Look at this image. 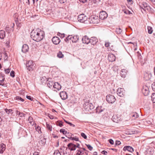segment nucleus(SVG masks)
Wrapping results in <instances>:
<instances>
[{
  "label": "nucleus",
  "instance_id": "obj_1",
  "mask_svg": "<svg viewBox=\"0 0 155 155\" xmlns=\"http://www.w3.org/2000/svg\"><path fill=\"white\" fill-rule=\"evenodd\" d=\"M44 32L41 30H33L31 33V38L35 41L38 42L43 39L44 36Z\"/></svg>",
  "mask_w": 155,
  "mask_h": 155
},
{
  "label": "nucleus",
  "instance_id": "obj_2",
  "mask_svg": "<svg viewBox=\"0 0 155 155\" xmlns=\"http://www.w3.org/2000/svg\"><path fill=\"white\" fill-rule=\"evenodd\" d=\"M139 6L144 11H147L150 12H153V9L146 2H143L140 3Z\"/></svg>",
  "mask_w": 155,
  "mask_h": 155
},
{
  "label": "nucleus",
  "instance_id": "obj_3",
  "mask_svg": "<svg viewBox=\"0 0 155 155\" xmlns=\"http://www.w3.org/2000/svg\"><path fill=\"white\" fill-rule=\"evenodd\" d=\"M84 102L83 106L84 109L87 111H89L90 110H92L94 109V106L91 103H89V100L85 101Z\"/></svg>",
  "mask_w": 155,
  "mask_h": 155
},
{
  "label": "nucleus",
  "instance_id": "obj_4",
  "mask_svg": "<svg viewBox=\"0 0 155 155\" xmlns=\"http://www.w3.org/2000/svg\"><path fill=\"white\" fill-rule=\"evenodd\" d=\"M74 141H73V143H68L67 145L68 148L70 151H74L75 150L76 148H80V144L78 143H77L75 144Z\"/></svg>",
  "mask_w": 155,
  "mask_h": 155
},
{
  "label": "nucleus",
  "instance_id": "obj_5",
  "mask_svg": "<svg viewBox=\"0 0 155 155\" xmlns=\"http://www.w3.org/2000/svg\"><path fill=\"white\" fill-rule=\"evenodd\" d=\"M88 21L91 24H97L99 23V19L97 16L92 15L89 17Z\"/></svg>",
  "mask_w": 155,
  "mask_h": 155
},
{
  "label": "nucleus",
  "instance_id": "obj_6",
  "mask_svg": "<svg viewBox=\"0 0 155 155\" xmlns=\"http://www.w3.org/2000/svg\"><path fill=\"white\" fill-rule=\"evenodd\" d=\"M27 69L29 71H32L34 69V63L32 61H27L26 64Z\"/></svg>",
  "mask_w": 155,
  "mask_h": 155
},
{
  "label": "nucleus",
  "instance_id": "obj_7",
  "mask_svg": "<svg viewBox=\"0 0 155 155\" xmlns=\"http://www.w3.org/2000/svg\"><path fill=\"white\" fill-rule=\"evenodd\" d=\"M106 100L109 103H113L116 100L114 95L111 94L107 95L106 97Z\"/></svg>",
  "mask_w": 155,
  "mask_h": 155
},
{
  "label": "nucleus",
  "instance_id": "obj_8",
  "mask_svg": "<svg viewBox=\"0 0 155 155\" xmlns=\"http://www.w3.org/2000/svg\"><path fill=\"white\" fill-rule=\"evenodd\" d=\"M87 17L84 14H82L79 15L78 19L81 22L83 23L87 19Z\"/></svg>",
  "mask_w": 155,
  "mask_h": 155
},
{
  "label": "nucleus",
  "instance_id": "obj_9",
  "mask_svg": "<svg viewBox=\"0 0 155 155\" xmlns=\"http://www.w3.org/2000/svg\"><path fill=\"white\" fill-rule=\"evenodd\" d=\"M112 119L114 122L118 123L120 121L121 117L119 115L114 114L113 116Z\"/></svg>",
  "mask_w": 155,
  "mask_h": 155
},
{
  "label": "nucleus",
  "instance_id": "obj_10",
  "mask_svg": "<svg viewBox=\"0 0 155 155\" xmlns=\"http://www.w3.org/2000/svg\"><path fill=\"white\" fill-rule=\"evenodd\" d=\"M117 92V94L121 97H124L125 94L124 90L121 88H118Z\"/></svg>",
  "mask_w": 155,
  "mask_h": 155
},
{
  "label": "nucleus",
  "instance_id": "obj_11",
  "mask_svg": "<svg viewBox=\"0 0 155 155\" xmlns=\"http://www.w3.org/2000/svg\"><path fill=\"white\" fill-rule=\"evenodd\" d=\"M59 95L61 99L63 100H65L68 98V94L65 91H62L61 92Z\"/></svg>",
  "mask_w": 155,
  "mask_h": 155
},
{
  "label": "nucleus",
  "instance_id": "obj_12",
  "mask_svg": "<svg viewBox=\"0 0 155 155\" xmlns=\"http://www.w3.org/2000/svg\"><path fill=\"white\" fill-rule=\"evenodd\" d=\"M142 92L144 96L148 95L149 93L148 87L146 86H143L142 89Z\"/></svg>",
  "mask_w": 155,
  "mask_h": 155
},
{
  "label": "nucleus",
  "instance_id": "obj_13",
  "mask_svg": "<svg viewBox=\"0 0 155 155\" xmlns=\"http://www.w3.org/2000/svg\"><path fill=\"white\" fill-rule=\"evenodd\" d=\"M107 17V14L105 11H102L100 13L99 17L102 20H104Z\"/></svg>",
  "mask_w": 155,
  "mask_h": 155
},
{
  "label": "nucleus",
  "instance_id": "obj_14",
  "mask_svg": "<svg viewBox=\"0 0 155 155\" xmlns=\"http://www.w3.org/2000/svg\"><path fill=\"white\" fill-rule=\"evenodd\" d=\"M53 43L55 45L58 44L61 41L60 38L58 37L54 36L52 39Z\"/></svg>",
  "mask_w": 155,
  "mask_h": 155
},
{
  "label": "nucleus",
  "instance_id": "obj_15",
  "mask_svg": "<svg viewBox=\"0 0 155 155\" xmlns=\"http://www.w3.org/2000/svg\"><path fill=\"white\" fill-rule=\"evenodd\" d=\"M97 42L98 40L96 37H92L90 39L89 43L93 45H95Z\"/></svg>",
  "mask_w": 155,
  "mask_h": 155
},
{
  "label": "nucleus",
  "instance_id": "obj_16",
  "mask_svg": "<svg viewBox=\"0 0 155 155\" xmlns=\"http://www.w3.org/2000/svg\"><path fill=\"white\" fill-rule=\"evenodd\" d=\"M152 77V74L150 72H146L144 74V78L147 81L150 80Z\"/></svg>",
  "mask_w": 155,
  "mask_h": 155
},
{
  "label": "nucleus",
  "instance_id": "obj_17",
  "mask_svg": "<svg viewBox=\"0 0 155 155\" xmlns=\"http://www.w3.org/2000/svg\"><path fill=\"white\" fill-rule=\"evenodd\" d=\"M82 41L83 43L88 44L89 43L90 39L86 35L82 37Z\"/></svg>",
  "mask_w": 155,
  "mask_h": 155
},
{
  "label": "nucleus",
  "instance_id": "obj_18",
  "mask_svg": "<svg viewBox=\"0 0 155 155\" xmlns=\"http://www.w3.org/2000/svg\"><path fill=\"white\" fill-rule=\"evenodd\" d=\"M108 59L109 61L111 62L115 61L116 59L115 56L113 54H110L108 55Z\"/></svg>",
  "mask_w": 155,
  "mask_h": 155
},
{
  "label": "nucleus",
  "instance_id": "obj_19",
  "mask_svg": "<svg viewBox=\"0 0 155 155\" xmlns=\"http://www.w3.org/2000/svg\"><path fill=\"white\" fill-rule=\"evenodd\" d=\"M123 150L124 151H125L127 150L131 153L133 152L134 151L133 148L129 146H125L124 147Z\"/></svg>",
  "mask_w": 155,
  "mask_h": 155
},
{
  "label": "nucleus",
  "instance_id": "obj_20",
  "mask_svg": "<svg viewBox=\"0 0 155 155\" xmlns=\"http://www.w3.org/2000/svg\"><path fill=\"white\" fill-rule=\"evenodd\" d=\"M28 50L29 47L28 45L26 44L23 45L22 48V51L24 53H25L27 52Z\"/></svg>",
  "mask_w": 155,
  "mask_h": 155
},
{
  "label": "nucleus",
  "instance_id": "obj_21",
  "mask_svg": "<svg viewBox=\"0 0 155 155\" xmlns=\"http://www.w3.org/2000/svg\"><path fill=\"white\" fill-rule=\"evenodd\" d=\"M40 140L39 141V143L41 146H43L45 145L46 140V139L44 137H41L40 138Z\"/></svg>",
  "mask_w": 155,
  "mask_h": 155
},
{
  "label": "nucleus",
  "instance_id": "obj_22",
  "mask_svg": "<svg viewBox=\"0 0 155 155\" xmlns=\"http://www.w3.org/2000/svg\"><path fill=\"white\" fill-rule=\"evenodd\" d=\"M71 35V41L73 43L77 42L79 40V36L78 35Z\"/></svg>",
  "mask_w": 155,
  "mask_h": 155
},
{
  "label": "nucleus",
  "instance_id": "obj_23",
  "mask_svg": "<svg viewBox=\"0 0 155 155\" xmlns=\"http://www.w3.org/2000/svg\"><path fill=\"white\" fill-rule=\"evenodd\" d=\"M5 145L3 143H2L0 145V153H2L6 149Z\"/></svg>",
  "mask_w": 155,
  "mask_h": 155
},
{
  "label": "nucleus",
  "instance_id": "obj_24",
  "mask_svg": "<svg viewBox=\"0 0 155 155\" xmlns=\"http://www.w3.org/2000/svg\"><path fill=\"white\" fill-rule=\"evenodd\" d=\"M127 71L125 69H122L121 70L120 74L121 76L123 78H125L127 73Z\"/></svg>",
  "mask_w": 155,
  "mask_h": 155
},
{
  "label": "nucleus",
  "instance_id": "obj_25",
  "mask_svg": "<svg viewBox=\"0 0 155 155\" xmlns=\"http://www.w3.org/2000/svg\"><path fill=\"white\" fill-rule=\"evenodd\" d=\"M53 87L58 90H60L61 88V86L58 82H54Z\"/></svg>",
  "mask_w": 155,
  "mask_h": 155
},
{
  "label": "nucleus",
  "instance_id": "obj_26",
  "mask_svg": "<svg viewBox=\"0 0 155 155\" xmlns=\"http://www.w3.org/2000/svg\"><path fill=\"white\" fill-rule=\"evenodd\" d=\"M79 149L77 150V153H76V155H83L84 153V151L81 150V148L80 147L78 148Z\"/></svg>",
  "mask_w": 155,
  "mask_h": 155
},
{
  "label": "nucleus",
  "instance_id": "obj_27",
  "mask_svg": "<svg viewBox=\"0 0 155 155\" xmlns=\"http://www.w3.org/2000/svg\"><path fill=\"white\" fill-rule=\"evenodd\" d=\"M5 36V32L4 31L1 30L0 31V38L1 39H3Z\"/></svg>",
  "mask_w": 155,
  "mask_h": 155
},
{
  "label": "nucleus",
  "instance_id": "obj_28",
  "mask_svg": "<svg viewBox=\"0 0 155 155\" xmlns=\"http://www.w3.org/2000/svg\"><path fill=\"white\" fill-rule=\"evenodd\" d=\"M70 140H74L75 141L77 142V143H81V142L79 140V138L77 136L71 137L70 138Z\"/></svg>",
  "mask_w": 155,
  "mask_h": 155
},
{
  "label": "nucleus",
  "instance_id": "obj_29",
  "mask_svg": "<svg viewBox=\"0 0 155 155\" xmlns=\"http://www.w3.org/2000/svg\"><path fill=\"white\" fill-rule=\"evenodd\" d=\"M71 35H69L64 39V41L66 43H68L70 42V43L71 41Z\"/></svg>",
  "mask_w": 155,
  "mask_h": 155
},
{
  "label": "nucleus",
  "instance_id": "obj_30",
  "mask_svg": "<svg viewBox=\"0 0 155 155\" xmlns=\"http://www.w3.org/2000/svg\"><path fill=\"white\" fill-rule=\"evenodd\" d=\"M101 106H98L96 107V112L98 113H100L103 111V109H102Z\"/></svg>",
  "mask_w": 155,
  "mask_h": 155
},
{
  "label": "nucleus",
  "instance_id": "obj_31",
  "mask_svg": "<svg viewBox=\"0 0 155 155\" xmlns=\"http://www.w3.org/2000/svg\"><path fill=\"white\" fill-rule=\"evenodd\" d=\"M57 57L59 58H62L64 57V55L61 51H59L57 54Z\"/></svg>",
  "mask_w": 155,
  "mask_h": 155
},
{
  "label": "nucleus",
  "instance_id": "obj_32",
  "mask_svg": "<svg viewBox=\"0 0 155 155\" xmlns=\"http://www.w3.org/2000/svg\"><path fill=\"white\" fill-rule=\"evenodd\" d=\"M54 83V82H53L52 81H49L47 83V86L49 88H51L52 86H53Z\"/></svg>",
  "mask_w": 155,
  "mask_h": 155
},
{
  "label": "nucleus",
  "instance_id": "obj_33",
  "mask_svg": "<svg viewBox=\"0 0 155 155\" xmlns=\"http://www.w3.org/2000/svg\"><path fill=\"white\" fill-rule=\"evenodd\" d=\"M122 30L120 28H117L116 29L115 32L117 34H120L122 32Z\"/></svg>",
  "mask_w": 155,
  "mask_h": 155
},
{
  "label": "nucleus",
  "instance_id": "obj_34",
  "mask_svg": "<svg viewBox=\"0 0 155 155\" xmlns=\"http://www.w3.org/2000/svg\"><path fill=\"white\" fill-rule=\"evenodd\" d=\"M46 127L50 131H51L52 130V127L51 125L46 123Z\"/></svg>",
  "mask_w": 155,
  "mask_h": 155
},
{
  "label": "nucleus",
  "instance_id": "obj_35",
  "mask_svg": "<svg viewBox=\"0 0 155 155\" xmlns=\"http://www.w3.org/2000/svg\"><path fill=\"white\" fill-rule=\"evenodd\" d=\"M13 110L12 109H5V111L8 114H9L10 113H11V114H12L13 113V112H12Z\"/></svg>",
  "mask_w": 155,
  "mask_h": 155
},
{
  "label": "nucleus",
  "instance_id": "obj_36",
  "mask_svg": "<svg viewBox=\"0 0 155 155\" xmlns=\"http://www.w3.org/2000/svg\"><path fill=\"white\" fill-rule=\"evenodd\" d=\"M74 135L73 134H72L71 133H69V132H67V134H66L65 136L69 138L70 140V138L71 137H72V136H73Z\"/></svg>",
  "mask_w": 155,
  "mask_h": 155
},
{
  "label": "nucleus",
  "instance_id": "obj_37",
  "mask_svg": "<svg viewBox=\"0 0 155 155\" xmlns=\"http://www.w3.org/2000/svg\"><path fill=\"white\" fill-rule=\"evenodd\" d=\"M132 116L134 119H135L138 117L139 115L137 113H134L132 114Z\"/></svg>",
  "mask_w": 155,
  "mask_h": 155
},
{
  "label": "nucleus",
  "instance_id": "obj_38",
  "mask_svg": "<svg viewBox=\"0 0 155 155\" xmlns=\"http://www.w3.org/2000/svg\"><path fill=\"white\" fill-rule=\"evenodd\" d=\"M57 35L60 37L61 38H63L65 37V34L58 32L57 34Z\"/></svg>",
  "mask_w": 155,
  "mask_h": 155
},
{
  "label": "nucleus",
  "instance_id": "obj_39",
  "mask_svg": "<svg viewBox=\"0 0 155 155\" xmlns=\"http://www.w3.org/2000/svg\"><path fill=\"white\" fill-rule=\"evenodd\" d=\"M15 99L19 101H21L22 102H23L24 101V100L21 97H20L18 96H17L15 98Z\"/></svg>",
  "mask_w": 155,
  "mask_h": 155
},
{
  "label": "nucleus",
  "instance_id": "obj_40",
  "mask_svg": "<svg viewBox=\"0 0 155 155\" xmlns=\"http://www.w3.org/2000/svg\"><path fill=\"white\" fill-rule=\"evenodd\" d=\"M147 29L148 30V33L149 34H151L152 33L153 30L151 27L148 26L147 27Z\"/></svg>",
  "mask_w": 155,
  "mask_h": 155
},
{
  "label": "nucleus",
  "instance_id": "obj_41",
  "mask_svg": "<svg viewBox=\"0 0 155 155\" xmlns=\"http://www.w3.org/2000/svg\"><path fill=\"white\" fill-rule=\"evenodd\" d=\"M151 100L153 102L155 103V93L152 94L151 96Z\"/></svg>",
  "mask_w": 155,
  "mask_h": 155
},
{
  "label": "nucleus",
  "instance_id": "obj_42",
  "mask_svg": "<svg viewBox=\"0 0 155 155\" xmlns=\"http://www.w3.org/2000/svg\"><path fill=\"white\" fill-rule=\"evenodd\" d=\"M60 132L64 135H66L68 132L67 131L65 130V129H61L60 130Z\"/></svg>",
  "mask_w": 155,
  "mask_h": 155
},
{
  "label": "nucleus",
  "instance_id": "obj_43",
  "mask_svg": "<svg viewBox=\"0 0 155 155\" xmlns=\"http://www.w3.org/2000/svg\"><path fill=\"white\" fill-rule=\"evenodd\" d=\"M54 155H61V154L58 150H56L54 151Z\"/></svg>",
  "mask_w": 155,
  "mask_h": 155
},
{
  "label": "nucleus",
  "instance_id": "obj_44",
  "mask_svg": "<svg viewBox=\"0 0 155 155\" xmlns=\"http://www.w3.org/2000/svg\"><path fill=\"white\" fill-rule=\"evenodd\" d=\"M64 121L66 123L68 124L70 126H71V127H75V125H74L72 124L71 123L68 122L65 120H64Z\"/></svg>",
  "mask_w": 155,
  "mask_h": 155
},
{
  "label": "nucleus",
  "instance_id": "obj_45",
  "mask_svg": "<svg viewBox=\"0 0 155 155\" xmlns=\"http://www.w3.org/2000/svg\"><path fill=\"white\" fill-rule=\"evenodd\" d=\"M123 11L126 14H131V12L128 10H123Z\"/></svg>",
  "mask_w": 155,
  "mask_h": 155
},
{
  "label": "nucleus",
  "instance_id": "obj_46",
  "mask_svg": "<svg viewBox=\"0 0 155 155\" xmlns=\"http://www.w3.org/2000/svg\"><path fill=\"white\" fill-rule=\"evenodd\" d=\"M3 54L5 56V57L4 58V60H7L8 58V56L5 51L3 53Z\"/></svg>",
  "mask_w": 155,
  "mask_h": 155
},
{
  "label": "nucleus",
  "instance_id": "obj_47",
  "mask_svg": "<svg viewBox=\"0 0 155 155\" xmlns=\"http://www.w3.org/2000/svg\"><path fill=\"white\" fill-rule=\"evenodd\" d=\"M81 136L85 139H87V136L84 133H81Z\"/></svg>",
  "mask_w": 155,
  "mask_h": 155
},
{
  "label": "nucleus",
  "instance_id": "obj_48",
  "mask_svg": "<svg viewBox=\"0 0 155 155\" xmlns=\"http://www.w3.org/2000/svg\"><path fill=\"white\" fill-rule=\"evenodd\" d=\"M57 126H58L61 127L63 126V123L61 121H60L59 122H58L57 124Z\"/></svg>",
  "mask_w": 155,
  "mask_h": 155
},
{
  "label": "nucleus",
  "instance_id": "obj_49",
  "mask_svg": "<svg viewBox=\"0 0 155 155\" xmlns=\"http://www.w3.org/2000/svg\"><path fill=\"white\" fill-rule=\"evenodd\" d=\"M5 79V78H2V80H0V85H2V86H4V84H2V82L4 81Z\"/></svg>",
  "mask_w": 155,
  "mask_h": 155
},
{
  "label": "nucleus",
  "instance_id": "obj_50",
  "mask_svg": "<svg viewBox=\"0 0 155 155\" xmlns=\"http://www.w3.org/2000/svg\"><path fill=\"white\" fill-rule=\"evenodd\" d=\"M10 76L12 77L13 78L15 76V72L13 71H12L10 74Z\"/></svg>",
  "mask_w": 155,
  "mask_h": 155
},
{
  "label": "nucleus",
  "instance_id": "obj_51",
  "mask_svg": "<svg viewBox=\"0 0 155 155\" xmlns=\"http://www.w3.org/2000/svg\"><path fill=\"white\" fill-rule=\"evenodd\" d=\"M86 146L90 150H91L93 149V147L89 144H86Z\"/></svg>",
  "mask_w": 155,
  "mask_h": 155
},
{
  "label": "nucleus",
  "instance_id": "obj_52",
  "mask_svg": "<svg viewBox=\"0 0 155 155\" xmlns=\"http://www.w3.org/2000/svg\"><path fill=\"white\" fill-rule=\"evenodd\" d=\"M5 71L6 74H9L10 71V69L9 68H8L5 69Z\"/></svg>",
  "mask_w": 155,
  "mask_h": 155
},
{
  "label": "nucleus",
  "instance_id": "obj_53",
  "mask_svg": "<svg viewBox=\"0 0 155 155\" xmlns=\"http://www.w3.org/2000/svg\"><path fill=\"white\" fill-rule=\"evenodd\" d=\"M26 97L27 99L31 101H32L33 100V98L31 96L27 95Z\"/></svg>",
  "mask_w": 155,
  "mask_h": 155
},
{
  "label": "nucleus",
  "instance_id": "obj_54",
  "mask_svg": "<svg viewBox=\"0 0 155 155\" xmlns=\"http://www.w3.org/2000/svg\"><path fill=\"white\" fill-rule=\"evenodd\" d=\"M137 54L138 58L140 59H141L142 56H141V54L139 53V51H137Z\"/></svg>",
  "mask_w": 155,
  "mask_h": 155
},
{
  "label": "nucleus",
  "instance_id": "obj_55",
  "mask_svg": "<svg viewBox=\"0 0 155 155\" xmlns=\"http://www.w3.org/2000/svg\"><path fill=\"white\" fill-rule=\"evenodd\" d=\"M152 88L153 90L154 91H155V82H154L152 84Z\"/></svg>",
  "mask_w": 155,
  "mask_h": 155
},
{
  "label": "nucleus",
  "instance_id": "obj_56",
  "mask_svg": "<svg viewBox=\"0 0 155 155\" xmlns=\"http://www.w3.org/2000/svg\"><path fill=\"white\" fill-rule=\"evenodd\" d=\"M35 129H36V130H37L38 132L39 133V131H40L41 133V127H40L38 126V127H36Z\"/></svg>",
  "mask_w": 155,
  "mask_h": 155
},
{
  "label": "nucleus",
  "instance_id": "obj_57",
  "mask_svg": "<svg viewBox=\"0 0 155 155\" xmlns=\"http://www.w3.org/2000/svg\"><path fill=\"white\" fill-rule=\"evenodd\" d=\"M108 141L109 143L111 145H113L114 144V142L113 140L112 139H110L108 140Z\"/></svg>",
  "mask_w": 155,
  "mask_h": 155
},
{
  "label": "nucleus",
  "instance_id": "obj_58",
  "mask_svg": "<svg viewBox=\"0 0 155 155\" xmlns=\"http://www.w3.org/2000/svg\"><path fill=\"white\" fill-rule=\"evenodd\" d=\"M25 115L22 112L19 113H18V115L20 116L21 117L24 116Z\"/></svg>",
  "mask_w": 155,
  "mask_h": 155
},
{
  "label": "nucleus",
  "instance_id": "obj_59",
  "mask_svg": "<svg viewBox=\"0 0 155 155\" xmlns=\"http://www.w3.org/2000/svg\"><path fill=\"white\" fill-rule=\"evenodd\" d=\"M101 153L104 155H107V152L105 150H103Z\"/></svg>",
  "mask_w": 155,
  "mask_h": 155
},
{
  "label": "nucleus",
  "instance_id": "obj_60",
  "mask_svg": "<svg viewBox=\"0 0 155 155\" xmlns=\"http://www.w3.org/2000/svg\"><path fill=\"white\" fill-rule=\"evenodd\" d=\"M92 1L94 3L96 4L100 2V0H93Z\"/></svg>",
  "mask_w": 155,
  "mask_h": 155
},
{
  "label": "nucleus",
  "instance_id": "obj_61",
  "mask_svg": "<svg viewBox=\"0 0 155 155\" xmlns=\"http://www.w3.org/2000/svg\"><path fill=\"white\" fill-rule=\"evenodd\" d=\"M115 143H116V146H117V145H119L121 143L120 141H118V140H117L116 141Z\"/></svg>",
  "mask_w": 155,
  "mask_h": 155
},
{
  "label": "nucleus",
  "instance_id": "obj_62",
  "mask_svg": "<svg viewBox=\"0 0 155 155\" xmlns=\"http://www.w3.org/2000/svg\"><path fill=\"white\" fill-rule=\"evenodd\" d=\"M0 78H5V75L4 74H3L2 72H0Z\"/></svg>",
  "mask_w": 155,
  "mask_h": 155
},
{
  "label": "nucleus",
  "instance_id": "obj_63",
  "mask_svg": "<svg viewBox=\"0 0 155 155\" xmlns=\"http://www.w3.org/2000/svg\"><path fill=\"white\" fill-rule=\"evenodd\" d=\"M10 40H8L7 42L5 43V45L7 46H9L10 45Z\"/></svg>",
  "mask_w": 155,
  "mask_h": 155
},
{
  "label": "nucleus",
  "instance_id": "obj_64",
  "mask_svg": "<svg viewBox=\"0 0 155 155\" xmlns=\"http://www.w3.org/2000/svg\"><path fill=\"white\" fill-rule=\"evenodd\" d=\"M10 28L8 27H6V30L9 33V32H10Z\"/></svg>",
  "mask_w": 155,
  "mask_h": 155
}]
</instances>
